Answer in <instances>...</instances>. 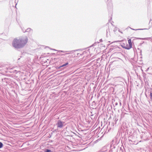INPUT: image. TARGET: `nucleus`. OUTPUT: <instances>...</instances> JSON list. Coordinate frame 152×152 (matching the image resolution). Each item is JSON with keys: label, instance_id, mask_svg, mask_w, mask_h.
I'll return each instance as SVG.
<instances>
[{"label": "nucleus", "instance_id": "6e6552de", "mask_svg": "<svg viewBox=\"0 0 152 152\" xmlns=\"http://www.w3.org/2000/svg\"><path fill=\"white\" fill-rule=\"evenodd\" d=\"M150 23H151V24H152V20H150Z\"/></svg>", "mask_w": 152, "mask_h": 152}, {"label": "nucleus", "instance_id": "20e7f679", "mask_svg": "<svg viewBox=\"0 0 152 152\" xmlns=\"http://www.w3.org/2000/svg\"><path fill=\"white\" fill-rule=\"evenodd\" d=\"M128 43H129V44L128 45V46L129 49H130L132 48V41H131V39H129L128 40Z\"/></svg>", "mask_w": 152, "mask_h": 152}, {"label": "nucleus", "instance_id": "0eeeda50", "mask_svg": "<svg viewBox=\"0 0 152 152\" xmlns=\"http://www.w3.org/2000/svg\"><path fill=\"white\" fill-rule=\"evenodd\" d=\"M151 99H152V93H151L150 94Z\"/></svg>", "mask_w": 152, "mask_h": 152}, {"label": "nucleus", "instance_id": "f257e3e1", "mask_svg": "<svg viewBox=\"0 0 152 152\" xmlns=\"http://www.w3.org/2000/svg\"><path fill=\"white\" fill-rule=\"evenodd\" d=\"M28 41L27 37H22L18 39H15L12 42L13 46L16 48H20L23 47L27 43Z\"/></svg>", "mask_w": 152, "mask_h": 152}, {"label": "nucleus", "instance_id": "423d86ee", "mask_svg": "<svg viewBox=\"0 0 152 152\" xmlns=\"http://www.w3.org/2000/svg\"><path fill=\"white\" fill-rule=\"evenodd\" d=\"M3 144L2 142H0V148H1L3 147Z\"/></svg>", "mask_w": 152, "mask_h": 152}, {"label": "nucleus", "instance_id": "7ed1b4c3", "mask_svg": "<svg viewBox=\"0 0 152 152\" xmlns=\"http://www.w3.org/2000/svg\"><path fill=\"white\" fill-rule=\"evenodd\" d=\"M128 45V44H127L126 42L125 43H122L121 45V46L122 48L126 49L129 50V49Z\"/></svg>", "mask_w": 152, "mask_h": 152}, {"label": "nucleus", "instance_id": "39448f33", "mask_svg": "<svg viewBox=\"0 0 152 152\" xmlns=\"http://www.w3.org/2000/svg\"><path fill=\"white\" fill-rule=\"evenodd\" d=\"M68 62H67L66 63H65V64H63V65H61V66H60L59 68H61V67H64L65 66H66L68 64Z\"/></svg>", "mask_w": 152, "mask_h": 152}, {"label": "nucleus", "instance_id": "f03ea898", "mask_svg": "<svg viewBox=\"0 0 152 152\" xmlns=\"http://www.w3.org/2000/svg\"><path fill=\"white\" fill-rule=\"evenodd\" d=\"M64 122H62L60 120L58 121L56 124L57 127L60 128H62L64 126Z\"/></svg>", "mask_w": 152, "mask_h": 152}]
</instances>
